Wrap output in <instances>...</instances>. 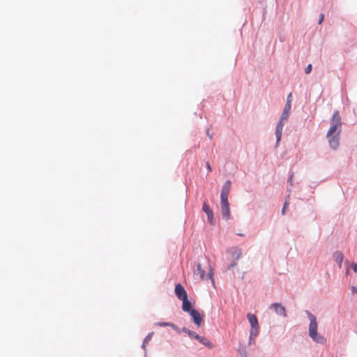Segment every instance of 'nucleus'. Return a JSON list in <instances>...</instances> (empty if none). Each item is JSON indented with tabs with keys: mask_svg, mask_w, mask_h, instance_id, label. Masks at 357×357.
Segmentation results:
<instances>
[{
	"mask_svg": "<svg viewBox=\"0 0 357 357\" xmlns=\"http://www.w3.org/2000/svg\"><path fill=\"white\" fill-rule=\"evenodd\" d=\"M331 126L327 132L330 146L335 149L339 145V136L341 131L342 121L340 112L336 110L331 119Z\"/></svg>",
	"mask_w": 357,
	"mask_h": 357,
	"instance_id": "1",
	"label": "nucleus"
},
{
	"mask_svg": "<svg viewBox=\"0 0 357 357\" xmlns=\"http://www.w3.org/2000/svg\"><path fill=\"white\" fill-rule=\"evenodd\" d=\"M291 96H292L291 93H290L288 95L287 99V103L284 106V108L281 114L280 120L276 126L275 136H276V139H277V144H278L281 140L282 129H283V126H284L283 121H287L289 116L290 110L291 108Z\"/></svg>",
	"mask_w": 357,
	"mask_h": 357,
	"instance_id": "2",
	"label": "nucleus"
},
{
	"mask_svg": "<svg viewBox=\"0 0 357 357\" xmlns=\"http://www.w3.org/2000/svg\"><path fill=\"white\" fill-rule=\"evenodd\" d=\"M307 316L310 319L309 335L313 341L319 344H324L326 339L324 336L319 335L317 332L318 324L316 317L307 312Z\"/></svg>",
	"mask_w": 357,
	"mask_h": 357,
	"instance_id": "3",
	"label": "nucleus"
},
{
	"mask_svg": "<svg viewBox=\"0 0 357 357\" xmlns=\"http://www.w3.org/2000/svg\"><path fill=\"white\" fill-rule=\"evenodd\" d=\"M183 331L188 334V335L193 339L198 340L199 342L205 345L209 349H212L213 347V344L206 337L199 335L194 331H192L186 328H183Z\"/></svg>",
	"mask_w": 357,
	"mask_h": 357,
	"instance_id": "4",
	"label": "nucleus"
},
{
	"mask_svg": "<svg viewBox=\"0 0 357 357\" xmlns=\"http://www.w3.org/2000/svg\"><path fill=\"white\" fill-rule=\"evenodd\" d=\"M196 267V269L194 271L195 275H199L201 280H206L210 278L212 282H214V280L213 278V270L210 266L208 267V271L207 274H205V271L202 268L201 264H197Z\"/></svg>",
	"mask_w": 357,
	"mask_h": 357,
	"instance_id": "5",
	"label": "nucleus"
},
{
	"mask_svg": "<svg viewBox=\"0 0 357 357\" xmlns=\"http://www.w3.org/2000/svg\"><path fill=\"white\" fill-rule=\"evenodd\" d=\"M247 317H248V321L251 325L250 337H255L258 335V332H259L258 319L255 314H250V313H248L247 314Z\"/></svg>",
	"mask_w": 357,
	"mask_h": 357,
	"instance_id": "6",
	"label": "nucleus"
},
{
	"mask_svg": "<svg viewBox=\"0 0 357 357\" xmlns=\"http://www.w3.org/2000/svg\"><path fill=\"white\" fill-rule=\"evenodd\" d=\"M270 308L273 309L276 314H278L283 317H287L285 307L284 306H282L280 303H273L270 306Z\"/></svg>",
	"mask_w": 357,
	"mask_h": 357,
	"instance_id": "7",
	"label": "nucleus"
},
{
	"mask_svg": "<svg viewBox=\"0 0 357 357\" xmlns=\"http://www.w3.org/2000/svg\"><path fill=\"white\" fill-rule=\"evenodd\" d=\"M189 314L192 317L195 324L197 326L199 327L202 322L203 315H201L199 314V312L197 310H196L195 309H193L192 310H191Z\"/></svg>",
	"mask_w": 357,
	"mask_h": 357,
	"instance_id": "8",
	"label": "nucleus"
},
{
	"mask_svg": "<svg viewBox=\"0 0 357 357\" xmlns=\"http://www.w3.org/2000/svg\"><path fill=\"white\" fill-rule=\"evenodd\" d=\"M175 294L180 300L188 298V294L184 287L181 284H177L175 287Z\"/></svg>",
	"mask_w": 357,
	"mask_h": 357,
	"instance_id": "9",
	"label": "nucleus"
},
{
	"mask_svg": "<svg viewBox=\"0 0 357 357\" xmlns=\"http://www.w3.org/2000/svg\"><path fill=\"white\" fill-rule=\"evenodd\" d=\"M231 181L229 180L227 181L222 186L220 197H228V195H229L230 190H231Z\"/></svg>",
	"mask_w": 357,
	"mask_h": 357,
	"instance_id": "10",
	"label": "nucleus"
},
{
	"mask_svg": "<svg viewBox=\"0 0 357 357\" xmlns=\"http://www.w3.org/2000/svg\"><path fill=\"white\" fill-rule=\"evenodd\" d=\"M202 210L206 213L208 217V220L211 223L213 221V214L212 210L206 203H204L202 206Z\"/></svg>",
	"mask_w": 357,
	"mask_h": 357,
	"instance_id": "11",
	"label": "nucleus"
},
{
	"mask_svg": "<svg viewBox=\"0 0 357 357\" xmlns=\"http://www.w3.org/2000/svg\"><path fill=\"white\" fill-rule=\"evenodd\" d=\"M344 259V255L340 251H336L333 254V259L338 264L340 268L342 267V263Z\"/></svg>",
	"mask_w": 357,
	"mask_h": 357,
	"instance_id": "12",
	"label": "nucleus"
},
{
	"mask_svg": "<svg viewBox=\"0 0 357 357\" xmlns=\"http://www.w3.org/2000/svg\"><path fill=\"white\" fill-rule=\"evenodd\" d=\"M181 301L183 302L182 310L184 312H187L190 313V311L193 310V309H192L191 303L188 300V298H186L185 299H183Z\"/></svg>",
	"mask_w": 357,
	"mask_h": 357,
	"instance_id": "13",
	"label": "nucleus"
},
{
	"mask_svg": "<svg viewBox=\"0 0 357 357\" xmlns=\"http://www.w3.org/2000/svg\"><path fill=\"white\" fill-rule=\"evenodd\" d=\"M221 211L222 217L228 220L230 217L229 206H221Z\"/></svg>",
	"mask_w": 357,
	"mask_h": 357,
	"instance_id": "14",
	"label": "nucleus"
},
{
	"mask_svg": "<svg viewBox=\"0 0 357 357\" xmlns=\"http://www.w3.org/2000/svg\"><path fill=\"white\" fill-rule=\"evenodd\" d=\"M156 325L159 326H170L173 329L177 330V327L174 324L169 322H158L156 324Z\"/></svg>",
	"mask_w": 357,
	"mask_h": 357,
	"instance_id": "15",
	"label": "nucleus"
},
{
	"mask_svg": "<svg viewBox=\"0 0 357 357\" xmlns=\"http://www.w3.org/2000/svg\"><path fill=\"white\" fill-rule=\"evenodd\" d=\"M232 255L237 259L241 256V252L240 250L235 248L233 250Z\"/></svg>",
	"mask_w": 357,
	"mask_h": 357,
	"instance_id": "16",
	"label": "nucleus"
},
{
	"mask_svg": "<svg viewBox=\"0 0 357 357\" xmlns=\"http://www.w3.org/2000/svg\"><path fill=\"white\" fill-rule=\"evenodd\" d=\"M221 206H229L228 197H220Z\"/></svg>",
	"mask_w": 357,
	"mask_h": 357,
	"instance_id": "17",
	"label": "nucleus"
},
{
	"mask_svg": "<svg viewBox=\"0 0 357 357\" xmlns=\"http://www.w3.org/2000/svg\"><path fill=\"white\" fill-rule=\"evenodd\" d=\"M153 335V333H150L147 335V336L144 338L143 344L147 343L151 339Z\"/></svg>",
	"mask_w": 357,
	"mask_h": 357,
	"instance_id": "18",
	"label": "nucleus"
},
{
	"mask_svg": "<svg viewBox=\"0 0 357 357\" xmlns=\"http://www.w3.org/2000/svg\"><path fill=\"white\" fill-rule=\"evenodd\" d=\"M312 64H308V66L305 68V73L309 74L312 71Z\"/></svg>",
	"mask_w": 357,
	"mask_h": 357,
	"instance_id": "19",
	"label": "nucleus"
},
{
	"mask_svg": "<svg viewBox=\"0 0 357 357\" xmlns=\"http://www.w3.org/2000/svg\"><path fill=\"white\" fill-rule=\"evenodd\" d=\"M288 204H289L288 202H287V201H286V202H285V203H284V206H283V208H282V215H284V213H285V210H286V208H287V205H288Z\"/></svg>",
	"mask_w": 357,
	"mask_h": 357,
	"instance_id": "20",
	"label": "nucleus"
},
{
	"mask_svg": "<svg viewBox=\"0 0 357 357\" xmlns=\"http://www.w3.org/2000/svg\"><path fill=\"white\" fill-rule=\"evenodd\" d=\"M324 14H321L320 17H319V24H321L322 23V22L324 21Z\"/></svg>",
	"mask_w": 357,
	"mask_h": 357,
	"instance_id": "21",
	"label": "nucleus"
},
{
	"mask_svg": "<svg viewBox=\"0 0 357 357\" xmlns=\"http://www.w3.org/2000/svg\"><path fill=\"white\" fill-rule=\"evenodd\" d=\"M351 267L355 273H357V264H352Z\"/></svg>",
	"mask_w": 357,
	"mask_h": 357,
	"instance_id": "22",
	"label": "nucleus"
},
{
	"mask_svg": "<svg viewBox=\"0 0 357 357\" xmlns=\"http://www.w3.org/2000/svg\"><path fill=\"white\" fill-rule=\"evenodd\" d=\"M206 168H207V169H208V171L209 172H211V165H210V164H209V162H206Z\"/></svg>",
	"mask_w": 357,
	"mask_h": 357,
	"instance_id": "23",
	"label": "nucleus"
}]
</instances>
